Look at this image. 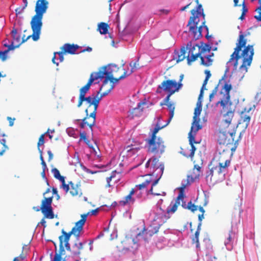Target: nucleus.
<instances>
[{
  "mask_svg": "<svg viewBox=\"0 0 261 261\" xmlns=\"http://www.w3.org/2000/svg\"><path fill=\"white\" fill-rule=\"evenodd\" d=\"M247 40L245 35L241 34L239 36L237 46L233 53L230 56V58L227 64L233 66L234 70L238 68V60L243 58V64L240 68L246 66H250L254 55V50L252 45H248L245 47Z\"/></svg>",
  "mask_w": 261,
  "mask_h": 261,
  "instance_id": "1",
  "label": "nucleus"
},
{
  "mask_svg": "<svg viewBox=\"0 0 261 261\" xmlns=\"http://www.w3.org/2000/svg\"><path fill=\"white\" fill-rule=\"evenodd\" d=\"M231 89V85L226 82L220 92V100L216 103L217 106L220 105L222 107L221 111L223 113V120L220 126L227 129L229 128L236 109L235 105L230 100V91Z\"/></svg>",
  "mask_w": 261,
  "mask_h": 261,
  "instance_id": "2",
  "label": "nucleus"
},
{
  "mask_svg": "<svg viewBox=\"0 0 261 261\" xmlns=\"http://www.w3.org/2000/svg\"><path fill=\"white\" fill-rule=\"evenodd\" d=\"M88 214L89 213L82 215L81 219L76 222L75 225L69 232H66L64 229L62 230V234L59 237L60 242L59 253H56L53 261H65V260H63L61 257L62 255L65 253L64 246L66 248V250H70L69 241L71 236L73 234L76 237L80 236V232L83 229V226L86 221ZM76 261L80 260H77Z\"/></svg>",
  "mask_w": 261,
  "mask_h": 261,
  "instance_id": "3",
  "label": "nucleus"
},
{
  "mask_svg": "<svg viewBox=\"0 0 261 261\" xmlns=\"http://www.w3.org/2000/svg\"><path fill=\"white\" fill-rule=\"evenodd\" d=\"M48 2L47 0H37L35 12V14L33 16L30 24L33 34L32 39L36 41L39 39L41 30L43 25L42 19L48 7Z\"/></svg>",
  "mask_w": 261,
  "mask_h": 261,
  "instance_id": "4",
  "label": "nucleus"
},
{
  "mask_svg": "<svg viewBox=\"0 0 261 261\" xmlns=\"http://www.w3.org/2000/svg\"><path fill=\"white\" fill-rule=\"evenodd\" d=\"M195 2L197 6L196 9H193L191 11L192 16L190 17L187 27H189V31L193 34L194 38L197 40L202 37V28L205 22L204 20L202 24L198 26L199 17L200 16H202L204 19L205 15L204 13L202 5L199 3V0H196Z\"/></svg>",
  "mask_w": 261,
  "mask_h": 261,
  "instance_id": "5",
  "label": "nucleus"
},
{
  "mask_svg": "<svg viewBox=\"0 0 261 261\" xmlns=\"http://www.w3.org/2000/svg\"><path fill=\"white\" fill-rule=\"evenodd\" d=\"M119 69L116 65L111 64L107 66H103L100 68L99 70L96 72L97 76H100L99 79H102L105 77L106 79H108V82L109 83L114 84L117 83L120 80L125 78L128 75L127 74V72L125 71L123 74L119 76L118 78H114L113 77L114 72H117Z\"/></svg>",
  "mask_w": 261,
  "mask_h": 261,
  "instance_id": "6",
  "label": "nucleus"
},
{
  "mask_svg": "<svg viewBox=\"0 0 261 261\" xmlns=\"http://www.w3.org/2000/svg\"><path fill=\"white\" fill-rule=\"evenodd\" d=\"M148 145V152L154 154L159 158L164 152L165 145L164 141L161 137L153 139L149 138L146 140Z\"/></svg>",
  "mask_w": 261,
  "mask_h": 261,
  "instance_id": "7",
  "label": "nucleus"
},
{
  "mask_svg": "<svg viewBox=\"0 0 261 261\" xmlns=\"http://www.w3.org/2000/svg\"><path fill=\"white\" fill-rule=\"evenodd\" d=\"M235 132L232 129L223 126H219L218 135V142L220 145H227L234 142Z\"/></svg>",
  "mask_w": 261,
  "mask_h": 261,
  "instance_id": "8",
  "label": "nucleus"
},
{
  "mask_svg": "<svg viewBox=\"0 0 261 261\" xmlns=\"http://www.w3.org/2000/svg\"><path fill=\"white\" fill-rule=\"evenodd\" d=\"M53 196L49 197H44L42 200L40 208L37 207H33V210L36 212L41 211L42 213L44 215V217L47 219H53L55 217L53 212L51 203L53 202Z\"/></svg>",
  "mask_w": 261,
  "mask_h": 261,
  "instance_id": "9",
  "label": "nucleus"
},
{
  "mask_svg": "<svg viewBox=\"0 0 261 261\" xmlns=\"http://www.w3.org/2000/svg\"><path fill=\"white\" fill-rule=\"evenodd\" d=\"M230 159L226 154H220L218 159V164L215 166L216 174L224 177L228 171V168L230 165Z\"/></svg>",
  "mask_w": 261,
  "mask_h": 261,
  "instance_id": "10",
  "label": "nucleus"
},
{
  "mask_svg": "<svg viewBox=\"0 0 261 261\" xmlns=\"http://www.w3.org/2000/svg\"><path fill=\"white\" fill-rule=\"evenodd\" d=\"M200 47L198 44H193L192 42H189L186 47V50H188L187 56V63L191 65V63L195 61L200 56Z\"/></svg>",
  "mask_w": 261,
  "mask_h": 261,
  "instance_id": "11",
  "label": "nucleus"
},
{
  "mask_svg": "<svg viewBox=\"0 0 261 261\" xmlns=\"http://www.w3.org/2000/svg\"><path fill=\"white\" fill-rule=\"evenodd\" d=\"M182 84L177 83L175 81L168 80L164 81L161 85L158 86L156 92L161 93V90L165 92L170 93L174 91V93L178 90Z\"/></svg>",
  "mask_w": 261,
  "mask_h": 261,
  "instance_id": "12",
  "label": "nucleus"
},
{
  "mask_svg": "<svg viewBox=\"0 0 261 261\" xmlns=\"http://www.w3.org/2000/svg\"><path fill=\"white\" fill-rule=\"evenodd\" d=\"M101 98L97 94L95 96L94 94L91 96L86 97H84V98H79V101L77 107H80L84 101L86 102V103L88 105V108L86 109H88L89 111L90 108L93 106L92 111H97V109L98 107L99 101L101 100Z\"/></svg>",
  "mask_w": 261,
  "mask_h": 261,
  "instance_id": "13",
  "label": "nucleus"
},
{
  "mask_svg": "<svg viewBox=\"0 0 261 261\" xmlns=\"http://www.w3.org/2000/svg\"><path fill=\"white\" fill-rule=\"evenodd\" d=\"M85 113L86 114L85 117L82 119H76L75 121L80 122L82 121L80 125L81 128H84L85 126L87 125L92 131V126L95 124L96 112L92 111L91 113H89L88 109H86Z\"/></svg>",
  "mask_w": 261,
  "mask_h": 261,
  "instance_id": "14",
  "label": "nucleus"
},
{
  "mask_svg": "<svg viewBox=\"0 0 261 261\" xmlns=\"http://www.w3.org/2000/svg\"><path fill=\"white\" fill-rule=\"evenodd\" d=\"M199 97L196 107L194 110L193 121L192 124V131L198 132L202 127V125L200 124V119L199 117L202 111V103Z\"/></svg>",
  "mask_w": 261,
  "mask_h": 261,
  "instance_id": "15",
  "label": "nucleus"
},
{
  "mask_svg": "<svg viewBox=\"0 0 261 261\" xmlns=\"http://www.w3.org/2000/svg\"><path fill=\"white\" fill-rule=\"evenodd\" d=\"M186 188V185L181 186L179 188V193L174 201H172L170 205L167 208V213L168 214H173L177 210L178 206L180 204V201L182 203L184 201L185 196L184 191Z\"/></svg>",
  "mask_w": 261,
  "mask_h": 261,
  "instance_id": "16",
  "label": "nucleus"
},
{
  "mask_svg": "<svg viewBox=\"0 0 261 261\" xmlns=\"http://www.w3.org/2000/svg\"><path fill=\"white\" fill-rule=\"evenodd\" d=\"M150 169H152V174L159 176L158 178H160L163 173L164 166L163 164L159 162L158 158L153 156L151 159Z\"/></svg>",
  "mask_w": 261,
  "mask_h": 261,
  "instance_id": "17",
  "label": "nucleus"
},
{
  "mask_svg": "<svg viewBox=\"0 0 261 261\" xmlns=\"http://www.w3.org/2000/svg\"><path fill=\"white\" fill-rule=\"evenodd\" d=\"M159 227L150 225L144 228L141 232L138 234V237H141L145 241H148L152 236L159 231Z\"/></svg>",
  "mask_w": 261,
  "mask_h": 261,
  "instance_id": "18",
  "label": "nucleus"
},
{
  "mask_svg": "<svg viewBox=\"0 0 261 261\" xmlns=\"http://www.w3.org/2000/svg\"><path fill=\"white\" fill-rule=\"evenodd\" d=\"M100 76H97L96 72H92L90 76L87 83L80 90L79 98H84L86 94L88 92L90 89V86L95 80H98Z\"/></svg>",
  "mask_w": 261,
  "mask_h": 261,
  "instance_id": "19",
  "label": "nucleus"
},
{
  "mask_svg": "<svg viewBox=\"0 0 261 261\" xmlns=\"http://www.w3.org/2000/svg\"><path fill=\"white\" fill-rule=\"evenodd\" d=\"M199 211L201 213V214H199L198 215V220L199 223L198 224L197 229L195 232L194 236L192 238V242L193 243H196V246L197 248H199L200 245L199 242V236L201 229V221L204 219V214L205 213V210L203 208V206L199 207Z\"/></svg>",
  "mask_w": 261,
  "mask_h": 261,
  "instance_id": "20",
  "label": "nucleus"
},
{
  "mask_svg": "<svg viewBox=\"0 0 261 261\" xmlns=\"http://www.w3.org/2000/svg\"><path fill=\"white\" fill-rule=\"evenodd\" d=\"M114 87V85H113V84L109 83V82H108V79H105L99 91L97 92V96H99V93H101L99 97L102 99L103 97L107 95Z\"/></svg>",
  "mask_w": 261,
  "mask_h": 261,
  "instance_id": "21",
  "label": "nucleus"
},
{
  "mask_svg": "<svg viewBox=\"0 0 261 261\" xmlns=\"http://www.w3.org/2000/svg\"><path fill=\"white\" fill-rule=\"evenodd\" d=\"M11 34L13 39L10 45H12V46L14 47V48L19 47L21 44L26 41L31 37L32 38V36H31L32 35H31L28 36L25 39H23V40H21L20 36L18 34L17 31L15 28H13L12 30Z\"/></svg>",
  "mask_w": 261,
  "mask_h": 261,
  "instance_id": "22",
  "label": "nucleus"
},
{
  "mask_svg": "<svg viewBox=\"0 0 261 261\" xmlns=\"http://www.w3.org/2000/svg\"><path fill=\"white\" fill-rule=\"evenodd\" d=\"M186 47L182 46L179 50H175L173 53V60L176 61V63H179L186 58Z\"/></svg>",
  "mask_w": 261,
  "mask_h": 261,
  "instance_id": "23",
  "label": "nucleus"
},
{
  "mask_svg": "<svg viewBox=\"0 0 261 261\" xmlns=\"http://www.w3.org/2000/svg\"><path fill=\"white\" fill-rule=\"evenodd\" d=\"M69 192L72 196H79L81 197L82 195V192L80 188L81 185L80 184H74L70 181L69 184Z\"/></svg>",
  "mask_w": 261,
  "mask_h": 261,
  "instance_id": "24",
  "label": "nucleus"
},
{
  "mask_svg": "<svg viewBox=\"0 0 261 261\" xmlns=\"http://www.w3.org/2000/svg\"><path fill=\"white\" fill-rule=\"evenodd\" d=\"M207 203V201L206 200V199H204L203 204L202 205H195V204L192 203V201H189L188 203V204H186V202L184 201L182 203L181 206L184 208H187V209L191 211L192 212L194 213L195 211H196L198 210V208L199 210L200 206H203V207L204 206L206 205Z\"/></svg>",
  "mask_w": 261,
  "mask_h": 261,
  "instance_id": "25",
  "label": "nucleus"
},
{
  "mask_svg": "<svg viewBox=\"0 0 261 261\" xmlns=\"http://www.w3.org/2000/svg\"><path fill=\"white\" fill-rule=\"evenodd\" d=\"M79 48L80 46L76 44L66 43L61 47V50L65 54L73 55Z\"/></svg>",
  "mask_w": 261,
  "mask_h": 261,
  "instance_id": "26",
  "label": "nucleus"
},
{
  "mask_svg": "<svg viewBox=\"0 0 261 261\" xmlns=\"http://www.w3.org/2000/svg\"><path fill=\"white\" fill-rule=\"evenodd\" d=\"M52 172L54 174V177L62 182L63 189L66 192H67L69 190V185L65 184L64 177L60 175L59 170L57 168L53 169Z\"/></svg>",
  "mask_w": 261,
  "mask_h": 261,
  "instance_id": "27",
  "label": "nucleus"
},
{
  "mask_svg": "<svg viewBox=\"0 0 261 261\" xmlns=\"http://www.w3.org/2000/svg\"><path fill=\"white\" fill-rule=\"evenodd\" d=\"M135 190L132 189L128 195L124 197L123 199L120 201L119 203L121 205L124 206L127 204H133L135 202V199L132 196L135 194Z\"/></svg>",
  "mask_w": 261,
  "mask_h": 261,
  "instance_id": "28",
  "label": "nucleus"
},
{
  "mask_svg": "<svg viewBox=\"0 0 261 261\" xmlns=\"http://www.w3.org/2000/svg\"><path fill=\"white\" fill-rule=\"evenodd\" d=\"M83 249V244L81 242L75 243L72 246V249L70 247V250H68L71 252V254L73 256H79L81 251Z\"/></svg>",
  "mask_w": 261,
  "mask_h": 261,
  "instance_id": "29",
  "label": "nucleus"
},
{
  "mask_svg": "<svg viewBox=\"0 0 261 261\" xmlns=\"http://www.w3.org/2000/svg\"><path fill=\"white\" fill-rule=\"evenodd\" d=\"M200 176L198 172H196L195 169L190 172V174L187 176V179L186 180L187 182L186 184H182L181 186L184 185H190L191 183L193 182L195 179H198Z\"/></svg>",
  "mask_w": 261,
  "mask_h": 261,
  "instance_id": "30",
  "label": "nucleus"
},
{
  "mask_svg": "<svg viewBox=\"0 0 261 261\" xmlns=\"http://www.w3.org/2000/svg\"><path fill=\"white\" fill-rule=\"evenodd\" d=\"M194 144H192V145H191L190 149H189L188 148L186 149L181 148L180 153L187 158H193L196 150V148L195 147Z\"/></svg>",
  "mask_w": 261,
  "mask_h": 261,
  "instance_id": "31",
  "label": "nucleus"
},
{
  "mask_svg": "<svg viewBox=\"0 0 261 261\" xmlns=\"http://www.w3.org/2000/svg\"><path fill=\"white\" fill-rule=\"evenodd\" d=\"M249 110L246 112V109L244 111H242L240 114V123L245 124V128H246L249 124L250 121V116L249 114Z\"/></svg>",
  "mask_w": 261,
  "mask_h": 261,
  "instance_id": "32",
  "label": "nucleus"
},
{
  "mask_svg": "<svg viewBox=\"0 0 261 261\" xmlns=\"http://www.w3.org/2000/svg\"><path fill=\"white\" fill-rule=\"evenodd\" d=\"M214 55V54L213 53L208 54V56H204L203 55V57H201V64L206 67L212 65L213 62V60L212 59V57H213Z\"/></svg>",
  "mask_w": 261,
  "mask_h": 261,
  "instance_id": "33",
  "label": "nucleus"
},
{
  "mask_svg": "<svg viewBox=\"0 0 261 261\" xmlns=\"http://www.w3.org/2000/svg\"><path fill=\"white\" fill-rule=\"evenodd\" d=\"M212 47L211 46L206 44H203L201 43V45L200 47V56H199L200 59H201V57H203V55L204 56H208V54H211L212 52L211 51Z\"/></svg>",
  "mask_w": 261,
  "mask_h": 261,
  "instance_id": "34",
  "label": "nucleus"
},
{
  "mask_svg": "<svg viewBox=\"0 0 261 261\" xmlns=\"http://www.w3.org/2000/svg\"><path fill=\"white\" fill-rule=\"evenodd\" d=\"M117 174H118V173H117L116 171H113L112 172L111 175L109 177L106 178V188H109L111 187L112 185L110 184V182L112 180H114V182H117L119 180V176L117 177Z\"/></svg>",
  "mask_w": 261,
  "mask_h": 261,
  "instance_id": "35",
  "label": "nucleus"
},
{
  "mask_svg": "<svg viewBox=\"0 0 261 261\" xmlns=\"http://www.w3.org/2000/svg\"><path fill=\"white\" fill-rule=\"evenodd\" d=\"M204 73H205L206 76H205V80L203 81L202 87L200 90V92L199 94V99L201 98V97H202L203 94V91H204V90L205 89V86L206 85V84L207 83V81H208V79H210V77L211 76V72L210 70H205Z\"/></svg>",
  "mask_w": 261,
  "mask_h": 261,
  "instance_id": "36",
  "label": "nucleus"
},
{
  "mask_svg": "<svg viewBox=\"0 0 261 261\" xmlns=\"http://www.w3.org/2000/svg\"><path fill=\"white\" fill-rule=\"evenodd\" d=\"M140 149V146L139 145H128L125 148V150L127 152V155L128 156H132V154H131V151L134 152H138L139 150Z\"/></svg>",
  "mask_w": 261,
  "mask_h": 261,
  "instance_id": "37",
  "label": "nucleus"
},
{
  "mask_svg": "<svg viewBox=\"0 0 261 261\" xmlns=\"http://www.w3.org/2000/svg\"><path fill=\"white\" fill-rule=\"evenodd\" d=\"M234 237V233L231 230L227 233L225 234V240L224 241V244L225 246L231 245L233 242Z\"/></svg>",
  "mask_w": 261,
  "mask_h": 261,
  "instance_id": "38",
  "label": "nucleus"
},
{
  "mask_svg": "<svg viewBox=\"0 0 261 261\" xmlns=\"http://www.w3.org/2000/svg\"><path fill=\"white\" fill-rule=\"evenodd\" d=\"M160 178H158L153 181V183L152 184L151 188L148 191L149 193H150L152 195H155V196H165L166 193L165 192H161V193H158V191H156V192H153V187L155 186L158 182Z\"/></svg>",
  "mask_w": 261,
  "mask_h": 261,
  "instance_id": "39",
  "label": "nucleus"
},
{
  "mask_svg": "<svg viewBox=\"0 0 261 261\" xmlns=\"http://www.w3.org/2000/svg\"><path fill=\"white\" fill-rule=\"evenodd\" d=\"M109 25L105 22H101L99 24L98 29L101 34H106L108 33Z\"/></svg>",
  "mask_w": 261,
  "mask_h": 261,
  "instance_id": "40",
  "label": "nucleus"
},
{
  "mask_svg": "<svg viewBox=\"0 0 261 261\" xmlns=\"http://www.w3.org/2000/svg\"><path fill=\"white\" fill-rule=\"evenodd\" d=\"M6 140L5 139L0 140V156L3 155L8 147L6 145Z\"/></svg>",
  "mask_w": 261,
  "mask_h": 261,
  "instance_id": "41",
  "label": "nucleus"
},
{
  "mask_svg": "<svg viewBox=\"0 0 261 261\" xmlns=\"http://www.w3.org/2000/svg\"><path fill=\"white\" fill-rule=\"evenodd\" d=\"M166 105H167V106L168 107V109L169 110V112H170L169 117L168 120V123H169L170 121L171 120V119H172V118L174 116V111L175 110V107H174V105L171 103H167Z\"/></svg>",
  "mask_w": 261,
  "mask_h": 261,
  "instance_id": "42",
  "label": "nucleus"
},
{
  "mask_svg": "<svg viewBox=\"0 0 261 261\" xmlns=\"http://www.w3.org/2000/svg\"><path fill=\"white\" fill-rule=\"evenodd\" d=\"M5 46H7V45H5ZM8 49L5 50V51H0V58L2 59V61H4L7 59V53L11 49H14V47L12 45H8Z\"/></svg>",
  "mask_w": 261,
  "mask_h": 261,
  "instance_id": "43",
  "label": "nucleus"
},
{
  "mask_svg": "<svg viewBox=\"0 0 261 261\" xmlns=\"http://www.w3.org/2000/svg\"><path fill=\"white\" fill-rule=\"evenodd\" d=\"M169 123H167L166 124H165L164 125L162 126H160L158 124H157L155 126V127H154L152 133V134H151V138H153V139H155V138H158L156 136V134L158 133V132L159 131V130H160L161 129L164 128V127H165L166 126H167L168 124Z\"/></svg>",
  "mask_w": 261,
  "mask_h": 261,
  "instance_id": "44",
  "label": "nucleus"
},
{
  "mask_svg": "<svg viewBox=\"0 0 261 261\" xmlns=\"http://www.w3.org/2000/svg\"><path fill=\"white\" fill-rule=\"evenodd\" d=\"M197 132H194L193 130L192 131V127L191 128V131L189 133V141L190 145H192V144L194 143H197V142L195 141V135Z\"/></svg>",
  "mask_w": 261,
  "mask_h": 261,
  "instance_id": "45",
  "label": "nucleus"
},
{
  "mask_svg": "<svg viewBox=\"0 0 261 261\" xmlns=\"http://www.w3.org/2000/svg\"><path fill=\"white\" fill-rule=\"evenodd\" d=\"M57 54H58L59 55L60 61V62L63 61V60H64V54H66L62 50L61 51H59V52L57 53ZM56 53H55V55H54V57L52 59V61H53V62L54 64H56L57 65H58L59 63H56L55 62V59H56V56L55 55H56Z\"/></svg>",
  "mask_w": 261,
  "mask_h": 261,
  "instance_id": "46",
  "label": "nucleus"
},
{
  "mask_svg": "<svg viewBox=\"0 0 261 261\" xmlns=\"http://www.w3.org/2000/svg\"><path fill=\"white\" fill-rule=\"evenodd\" d=\"M151 182L150 179H146L144 182H142L141 184L138 185L136 186V188H137L139 190H142L147 187V186L149 185Z\"/></svg>",
  "mask_w": 261,
  "mask_h": 261,
  "instance_id": "47",
  "label": "nucleus"
},
{
  "mask_svg": "<svg viewBox=\"0 0 261 261\" xmlns=\"http://www.w3.org/2000/svg\"><path fill=\"white\" fill-rule=\"evenodd\" d=\"M241 205L242 200L240 198H237L234 204V208L236 210H238L240 213L242 212Z\"/></svg>",
  "mask_w": 261,
  "mask_h": 261,
  "instance_id": "48",
  "label": "nucleus"
},
{
  "mask_svg": "<svg viewBox=\"0 0 261 261\" xmlns=\"http://www.w3.org/2000/svg\"><path fill=\"white\" fill-rule=\"evenodd\" d=\"M130 66L132 67L130 72L129 74H131L133 73L135 70L138 69L139 68V59L137 60L134 63H130L129 64Z\"/></svg>",
  "mask_w": 261,
  "mask_h": 261,
  "instance_id": "49",
  "label": "nucleus"
},
{
  "mask_svg": "<svg viewBox=\"0 0 261 261\" xmlns=\"http://www.w3.org/2000/svg\"><path fill=\"white\" fill-rule=\"evenodd\" d=\"M255 11L258 13V15H255L254 16V18L257 21H261V4L255 9Z\"/></svg>",
  "mask_w": 261,
  "mask_h": 261,
  "instance_id": "50",
  "label": "nucleus"
},
{
  "mask_svg": "<svg viewBox=\"0 0 261 261\" xmlns=\"http://www.w3.org/2000/svg\"><path fill=\"white\" fill-rule=\"evenodd\" d=\"M80 140H83L85 143H89V140L87 138V134L85 131L80 133Z\"/></svg>",
  "mask_w": 261,
  "mask_h": 261,
  "instance_id": "51",
  "label": "nucleus"
},
{
  "mask_svg": "<svg viewBox=\"0 0 261 261\" xmlns=\"http://www.w3.org/2000/svg\"><path fill=\"white\" fill-rule=\"evenodd\" d=\"M45 134L41 135L39 138L37 143L38 149L40 148V146L44 143V135Z\"/></svg>",
  "mask_w": 261,
  "mask_h": 261,
  "instance_id": "52",
  "label": "nucleus"
},
{
  "mask_svg": "<svg viewBox=\"0 0 261 261\" xmlns=\"http://www.w3.org/2000/svg\"><path fill=\"white\" fill-rule=\"evenodd\" d=\"M217 175L216 174V171L215 169V167H213L206 173V178L208 177H211V178L214 175Z\"/></svg>",
  "mask_w": 261,
  "mask_h": 261,
  "instance_id": "53",
  "label": "nucleus"
},
{
  "mask_svg": "<svg viewBox=\"0 0 261 261\" xmlns=\"http://www.w3.org/2000/svg\"><path fill=\"white\" fill-rule=\"evenodd\" d=\"M26 8L27 7H25V6L24 5L19 6V7L15 9L16 15L21 14Z\"/></svg>",
  "mask_w": 261,
  "mask_h": 261,
  "instance_id": "54",
  "label": "nucleus"
},
{
  "mask_svg": "<svg viewBox=\"0 0 261 261\" xmlns=\"http://www.w3.org/2000/svg\"><path fill=\"white\" fill-rule=\"evenodd\" d=\"M174 94V91H172V92H170V93H168V95L167 96H166V97L164 99V103H161V105H166L167 103H170L169 102V100H170V96L173 94Z\"/></svg>",
  "mask_w": 261,
  "mask_h": 261,
  "instance_id": "55",
  "label": "nucleus"
},
{
  "mask_svg": "<svg viewBox=\"0 0 261 261\" xmlns=\"http://www.w3.org/2000/svg\"><path fill=\"white\" fill-rule=\"evenodd\" d=\"M241 5L242 6V13L246 15V13L248 12V8L246 6L245 1L244 0H243V4H241Z\"/></svg>",
  "mask_w": 261,
  "mask_h": 261,
  "instance_id": "56",
  "label": "nucleus"
},
{
  "mask_svg": "<svg viewBox=\"0 0 261 261\" xmlns=\"http://www.w3.org/2000/svg\"><path fill=\"white\" fill-rule=\"evenodd\" d=\"M234 2V6H241L243 4V0H233Z\"/></svg>",
  "mask_w": 261,
  "mask_h": 261,
  "instance_id": "57",
  "label": "nucleus"
},
{
  "mask_svg": "<svg viewBox=\"0 0 261 261\" xmlns=\"http://www.w3.org/2000/svg\"><path fill=\"white\" fill-rule=\"evenodd\" d=\"M7 119L9 121V126H12L14 125V121L15 120V118H12L10 117H8Z\"/></svg>",
  "mask_w": 261,
  "mask_h": 261,
  "instance_id": "58",
  "label": "nucleus"
},
{
  "mask_svg": "<svg viewBox=\"0 0 261 261\" xmlns=\"http://www.w3.org/2000/svg\"><path fill=\"white\" fill-rule=\"evenodd\" d=\"M88 146V147L92 149L93 150V151L95 152V154H96L97 152L94 148V147L93 146V145L90 143V141H89V143H86Z\"/></svg>",
  "mask_w": 261,
  "mask_h": 261,
  "instance_id": "59",
  "label": "nucleus"
},
{
  "mask_svg": "<svg viewBox=\"0 0 261 261\" xmlns=\"http://www.w3.org/2000/svg\"><path fill=\"white\" fill-rule=\"evenodd\" d=\"M200 168H201L199 165H195L193 169H195V171H196V172H198L199 174H200Z\"/></svg>",
  "mask_w": 261,
  "mask_h": 261,
  "instance_id": "60",
  "label": "nucleus"
},
{
  "mask_svg": "<svg viewBox=\"0 0 261 261\" xmlns=\"http://www.w3.org/2000/svg\"><path fill=\"white\" fill-rule=\"evenodd\" d=\"M47 154L48 155V160H51L53 158V154L52 153L51 151L50 150H48Z\"/></svg>",
  "mask_w": 261,
  "mask_h": 261,
  "instance_id": "61",
  "label": "nucleus"
},
{
  "mask_svg": "<svg viewBox=\"0 0 261 261\" xmlns=\"http://www.w3.org/2000/svg\"><path fill=\"white\" fill-rule=\"evenodd\" d=\"M151 159H149L148 160V161L147 162V163L145 164V167L146 168H149V167L150 168V166H151Z\"/></svg>",
  "mask_w": 261,
  "mask_h": 261,
  "instance_id": "62",
  "label": "nucleus"
},
{
  "mask_svg": "<svg viewBox=\"0 0 261 261\" xmlns=\"http://www.w3.org/2000/svg\"><path fill=\"white\" fill-rule=\"evenodd\" d=\"M192 4V3H189V4L187 5L186 6H185V7H182L181 9H180V11H184L185 10H186L187 8H188L190 6V5Z\"/></svg>",
  "mask_w": 261,
  "mask_h": 261,
  "instance_id": "63",
  "label": "nucleus"
},
{
  "mask_svg": "<svg viewBox=\"0 0 261 261\" xmlns=\"http://www.w3.org/2000/svg\"><path fill=\"white\" fill-rule=\"evenodd\" d=\"M92 48L90 47H87L86 48L84 49L81 52H85V51H88L90 52L92 51Z\"/></svg>",
  "mask_w": 261,
  "mask_h": 261,
  "instance_id": "64",
  "label": "nucleus"
}]
</instances>
